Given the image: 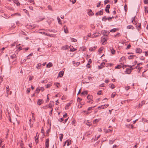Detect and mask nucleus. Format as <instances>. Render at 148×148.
Wrapping results in <instances>:
<instances>
[{
    "instance_id": "obj_1",
    "label": "nucleus",
    "mask_w": 148,
    "mask_h": 148,
    "mask_svg": "<svg viewBox=\"0 0 148 148\" xmlns=\"http://www.w3.org/2000/svg\"><path fill=\"white\" fill-rule=\"evenodd\" d=\"M103 10L102 9V10H100L99 12H97L95 14L96 15V16H98L99 15H103Z\"/></svg>"
},
{
    "instance_id": "obj_2",
    "label": "nucleus",
    "mask_w": 148,
    "mask_h": 148,
    "mask_svg": "<svg viewBox=\"0 0 148 148\" xmlns=\"http://www.w3.org/2000/svg\"><path fill=\"white\" fill-rule=\"evenodd\" d=\"M101 34L97 32L95 34H93L92 36L91 37L92 38H94L95 37H97V36H99Z\"/></svg>"
},
{
    "instance_id": "obj_3",
    "label": "nucleus",
    "mask_w": 148,
    "mask_h": 148,
    "mask_svg": "<svg viewBox=\"0 0 148 148\" xmlns=\"http://www.w3.org/2000/svg\"><path fill=\"white\" fill-rule=\"evenodd\" d=\"M43 102L44 101L43 100L41 99H38L37 102V104L38 105H40L43 103Z\"/></svg>"
},
{
    "instance_id": "obj_4",
    "label": "nucleus",
    "mask_w": 148,
    "mask_h": 148,
    "mask_svg": "<svg viewBox=\"0 0 148 148\" xmlns=\"http://www.w3.org/2000/svg\"><path fill=\"white\" fill-rule=\"evenodd\" d=\"M101 32L102 34L104 36H106V38H107L108 35H107L106 34L107 33V31H106L103 30L101 31Z\"/></svg>"
},
{
    "instance_id": "obj_5",
    "label": "nucleus",
    "mask_w": 148,
    "mask_h": 148,
    "mask_svg": "<svg viewBox=\"0 0 148 148\" xmlns=\"http://www.w3.org/2000/svg\"><path fill=\"white\" fill-rule=\"evenodd\" d=\"M46 148H48L49 146V139L47 138L45 142Z\"/></svg>"
},
{
    "instance_id": "obj_6",
    "label": "nucleus",
    "mask_w": 148,
    "mask_h": 148,
    "mask_svg": "<svg viewBox=\"0 0 148 148\" xmlns=\"http://www.w3.org/2000/svg\"><path fill=\"white\" fill-rule=\"evenodd\" d=\"M109 106V104H105L104 105H102L100 106H99L98 107V108H100V109H102L104 108V107L105 106V108H106L107 107H108Z\"/></svg>"
},
{
    "instance_id": "obj_7",
    "label": "nucleus",
    "mask_w": 148,
    "mask_h": 148,
    "mask_svg": "<svg viewBox=\"0 0 148 148\" xmlns=\"http://www.w3.org/2000/svg\"><path fill=\"white\" fill-rule=\"evenodd\" d=\"M92 96L91 95H88L87 97V98L88 100H89L88 101V102L89 103H90V102L91 101H92Z\"/></svg>"
},
{
    "instance_id": "obj_8",
    "label": "nucleus",
    "mask_w": 148,
    "mask_h": 148,
    "mask_svg": "<svg viewBox=\"0 0 148 148\" xmlns=\"http://www.w3.org/2000/svg\"><path fill=\"white\" fill-rule=\"evenodd\" d=\"M136 52L137 53H141L142 52V50L140 48H137L136 49Z\"/></svg>"
},
{
    "instance_id": "obj_9",
    "label": "nucleus",
    "mask_w": 148,
    "mask_h": 148,
    "mask_svg": "<svg viewBox=\"0 0 148 148\" xmlns=\"http://www.w3.org/2000/svg\"><path fill=\"white\" fill-rule=\"evenodd\" d=\"M106 37H102L101 38V41L102 42V44L103 45H104V42L106 41Z\"/></svg>"
},
{
    "instance_id": "obj_10",
    "label": "nucleus",
    "mask_w": 148,
    "mask_h": 148,
    "mask_svg": "<svg viewBox=\"0 0 148 148\" xmlns=\"http://www.w3.org/2000/svg\"><path fill=\"white\" fill-rule=\"evenodd\" d=\"M132 70L130 68L127 69L125 71L126 73L128 74H130Z\"/></svg>"
},
{
    "instance_id": "obj_11",
    "label": "nucleus",
    "mask_w": 148,
    "mask_h": 148,
    "mask_svg": "<svg viewBox=\"0 0 148 148\" xmlns=\"http://www.w3.org/2000/svg\"><path fill=\"white\" fill-rule=\"evenodd\" d=\"M64 32L66 33H68V31L67 29V27L66 25H64Z\"/></svg>"
},
{
    "instance_id": "obj_12",
    "label": "nucleus",
    "mask_w": 148,
    "mask_h": 148,
    "mask_svg": "<svg viewBox=\"0 0 148 148\" xmlns=\"http://www.w3.org/2000/svg\"><path fill=\"white\" fill-rule=\"evenodd\" d=\"M92 60L90 59L88 61V63L87 64V67L88 68H90V64L91 63Z\"/></svg>"
},
{
    "instance_id": "obj_13",
    "label": "nucleus",
    "mask_w": 148,
    "mask_h": 148,
    "mask_svg": "<svg viewBox=\"0 0 148 148\" xmlns=\"http://www.w3.org/2000/svg\"><path fill=\"white\" fill-rule=\"evenodd\" d=\"M53 101H51L49 103L48 105V106L47 108H52V107L53 105Z\"/></svg>"
},
{
    "instance_id": "obj_14",
    "label": "nucleus",
    "mask_w": 148,
    "mask_h": 148,
    "mask_svg": "<svg viewBox=\"0 0 148 148\" xmlns=\"http://www.w3.org/2000/svg\"><path fill=\"white\" fill-rule=\"evenodd\" d=\"M71 141L70 140H67L65 142V144H66L67 146H68L71 144Z\"/></svg>"
},
{
    "instance_id": "obj_15",
    "label": "nucleus",
    "mask_w": 148,
    "mask_h": 148,
    "mask_svg": "<svg viewBox=\"0 0 148 148\" xmlns=\"http://www.w3.org/2000/svg\"><path fill=\"white\" fill-rule=\"evenodd\" d=\"M64 74V71H60V72L58 74V76L60 77H62L63 76Z\"/></svg>"
},
{
    "instance_id": "obj_16",
    "label": "nucleus",
    "mask_w": 148,
    "mask_h": 148,
    "mask_svg": "<svg viewBox=\"0 0 148 148\" xmlns=\"http://www.w3.org/2000/svg\"><path fill=\"white\" fill-rule=\"evenodd\" d=\"M104 132L106 133L112 132V130L110 129H108V130L104 129Z\"/></svg>"
},
{
    "instance_id": "obj_17",
    "label": "nucleus",
    "mask_w": 148,
    "mask_h": 148,
    "mask_svg": "<svg viewBox=\"0 0 148 148\" xmlns=\"http://www.w3.org/2000/svg\"><path fill=\"white\" fill-rule=\"evenodd\" d=\"M136 16H135L134 17H133L132 18V23H133V24H134V23H136V21H135V18H136Z\"/></svg>"
},
{
    "instance_id": "obj_18",
    "label": "nucleus",
    "mask_w": 148,
    "mask_h": 148,
    "mask_svg": "<svg viewBox=\"0 0 148 148\" xmlns=\"http://www.w3.org/2000/svg\"><path fill=\"white\" fill-rule=\"evenodd\" d=\"M88 14L90 15H94V13L92 12L91 10H89L88 12Z\"/></svg>"
},
{
    "instance_id": "obj_19",
    "label": "nucleus",
    "mask_w": 148,
    "mask_h": 148,
    "mask_svg": "<svg viewBox=\"0 0 148 148\" xmlns=\"http://www.w3.org/2000/svg\"><path fill=\"white\" fill-rule=\"evenodd\" d=\"M145 103V101H142L141 102V103H140L139 105V107L140 108L143 105H144Z\"/></svg>"
},
{
    "instance_id": "obj_20",
    "label": "nucleus",
    "mask_w": 148,
    "mask_h": 148,
    "mask_svg": "<svg viewBox=\"0 0 148 148\" xmlns=\"http://www.w3.org/2000/svg\"><path fill=\"white\" fill-rule=\"evenodd\" d=\"M135 57H136V56H135V55H130V56H129L128 57V59L130 60V59H132L133 58H134Z\"/></svg>"
},
{
    "instance_id": "obj_21",
    "label": "nucleus",
    "mask_w": 148,
    "mask_h": 148,
    "mask_svg": "<svg viewBox=\"0 0 148 148\" xmlns=\"http://www.w3.org/2000/svg\"><path fill=\"white\" fill-rule=\"evenodd\" d=\"M97 47L96 46H94L93 47H91L89 49V50L90 51H94L95 49Z\"/></svg>"
},
{
    "instance_id": "obj_22",
    "label": "nucleus",
    "mask_w": 148,
    "mask_h": 148,
    "mask_svg": "<svg viewBox=\"0 0 148 148\" xmlns=\"http://www.w3.org/2000/svg\"><path fill=\"white\" fill-rule=\"evenodd\" d=\"M52 66V64L51 63H49L47 65V67L49 68Z\"/></svg>"
},
{
    "instance_id": "obj_23",
    "label": "nucleus",
    "mask_w": 148,
    "mask_h": 148,
    "mask_svg": "<svg viewBox=\"0 0 148 148\" xmlns=\"http://www.w3.org/2000/svg\"><path fill=\"white\" fill-rule=\"evenodd\" d=\"M16 15L18 16H21V14L19 13H15L14 14H12L11 15V16H13L14 15Z\"/></svg>"
},
{
    "instance_id": "obj_24",
    "label": "nucleus",
    "mask_w": 148,
    "mask_h": 148,
    "mask_svg": "<svg viewBox=\"0 0 148 148\" xmlns=\"http://www.w3.org/2000/svg\"><path fill=\"white\" fill-rule=\"evenodd\" d=\"M118 29L116 28H114L110 30V32H114L116 31Z\"/></svg>"
},
{
    "instance_id": "obj_25",
    "label": "nucleus",
    "mask_w": 148,
    "mask_h": 148,
    "mask_svg": "<svg viewBox=\"0 0 148 148\" xmlns=\"http://www.w3.org/2000/svg\"><path fill=\"white\" fill-rule=\"evenodd\" d=\"M9 90H10V89L9 88V86H8L6 87V92H7V94H8L7 96H8V92H9Z\"/></svg>"
},
{
    "instance_id": "obj_26",
    "label": "nucleus",
    "mask_w": 148,
    "mask_h": 148,
    "mask_svg": "<svg viewBox=\"0 0 148 148\" xmlns=\"http://www.w3.org/2000/svg\"><path fill=\"white\" fill-rule=\"evenodd\" d=\"M41 66V64H38L37 66H36V68L37 69H40V66Z\"/></svg>"
},
{
    "instance_id": "obj_27",
    "label": "nucleus",
    "mask_w": 148,
    "mask_h": 148,
    "mask_svg": "<svg viewBox=\"0 0 148 148\" xmlns=\"http://www.w3.org/2000/svg\"><path fill=\"white\" fill-rule=\"evenodd\" d=\"M105 63L103 62H102L101 63V66H99V69H101L102 68V67H101V66H103L104 65H105Z\"/></svg>"
},
{
    "instance_id": "obj_28",
    "label": "nucleus",
    "mask_w": 148,
    "mask_h": 148,
    "mask_svg": "<svg viewBox=\"0 0 148 148\" xmlns=\"http://www.w3.org/2000/svg\"><path fill=\"white\" fill-rule=\"evenodd\" d=\"M16 55L14 54L11 55L10 56V57L12 59H14V58H16Z\"/></svg>"
},
{
    "instance_id": "obj_29",
    "label": "nucleus",
    "mask_w": 148,
    "mask_h": 148,
    "mask_svg": "<svg viewBox=\"0 0 148 148\" xmlns=\"http://www.w3.org/2000/svg\"><path fill=\"white\" fill-rule=\"evenodd\" d=\"M79 28L80 29H84L85 28V27L84 26L80 25L79 26Z\"/></svg>"
},
{
    "instance_id": "obj_30",
    "label": "nucleus",
    "mask_w": 148,
    "mask_h": 148,
    "mask_svg": "<svg viewBox=\"0 0 148 148\" xmlns=\"http://www.w3.org/2000/svg\"><path fill=\"white\" fill-rule=\"evenodd\" d=\"M111 50V53L112 54H114L115 53V51L112 48V49H110Z\"/></svg>"
},
{
    "instance_id": "obj_31",
    "label": "nucleus",
    "mask_w": 148,
    "mask_h": 148,
    "mask_svg": "<svg viewBox=\"0 0 148 148\" xmlns=\"http://www.w3.org/2000/svg\"><path fill=\"white\" fill-rule=\"evenodd\" d=\"M68 46H63L62 48V49L63 50H66L68 49Z\"/></svg>"
},
{
    "instance_id": "obj_32",
    "label": "nucleus",
    "mask_w": 148,
    "mask_h": 148,
    "mask_svg": "<svg viewBox=\"0 0 148 148\" xmlns=\"http://www.w3.org/2000/svg\"><path fill=\"white\" fill-rule=\"evenodd\" d=\"M60 141H61L63 137V134H60Z\"/></svg>"
},
{
    "instance_id": "obj_33",
    "label": "nucleus",
    "mask_w": 148,
    "mask_h": 148,
    "mask_svg": "<svg viewBox=\"0 0 148 148\" xmlns=\"http://www.w3.org/2000/svg\"><path fill=\"white\" fill-rule=\"evenodd\" d=\"M54 85L56 86L57 88H58L60 86V84L58 82H56L54 83Z\"/></svg>"
},
{
    "instance_id": "obj_34",
    "label": "nucleus",
    "mask_w": 148,
    "mask_h": 148,
    "mask_svg": "<svg viewBox=\"0 0 148 148\" xmlns=\"http://www.w3.org/2000/svg\"><path fill=\"white\" fill-rule=\"evenodd\" d=\"M52 85L51 84H48L47 85H46V87L47 88H50L51 86Z\"/></svg>"
},
{
    "instance_id": "obj_35",
    "label": "nucleus",
    "mask_w": 148,
    "mask_h": 148,
    "mask_svg": "<svg viewBox=\"0 0 148 148\" xmlns=\"http://www.w3.org/2000/svg\"><path fill=\"white\" fill-rule=\"evenodd\" d=\"M127 28L128 29H133V26L132 25H129L127 27Z\"/></svg>"
},
{
    "instance_id": "obj_36",
    "label": "nucleus",
    "mask_w": 148,
    "mask_h": 148,
    "mask_svg": "<svg viewBox=\"0 0 148 148\" xmlns=\"http://www.w3.org/2000/svg\"><path fill=\"white\" fill-rule=\"evenodd\" d=\"M88 94V92L87 91H84L82 92V93L81 94H82L83 95H87Z\"/></svg>"
},
{
    "instance_id": "obj_37",
    "label": "nucleus",
    "mask_w": 148,
    "mask_h": 148,
    "mask_svg": "<svg viewBox=\"0 0 148 148\" xmlns=\"http://www.w3.org/2000/svg\"><path fill=\"white\" fill-rule=\"evenodd\" d=\"M57 19L58 20V23L60 24H62V23L60 22L61 21V20L60 19V18H59L58 17H57Z\"/></svg>"
},
{
    "instance_id": "obj_38",
    "label": "nucleus",
    "mask_w": 148,
    "mask_h": 148,
    "mask_svg": "<svg viewBox=\"0 0 148 148\" xmlns=\"http://www.w3.org/2000/svg\"><path fill=\"white\" fill-rule=\"evenodd\" d=\"M33 77L32 76L29 75V81H31Z\"/></svg>"
},
{
    "instance_id": "obj_39",
    "label": "nucleus",
    "mask_w": 148,
    "mask_h": 148,
    "mask_svg": "<svg viewBox=\"0 0 148 148\" xmlns=\"http://www.w3.org/2000/svg\"><path fill=\"white\" fill-rule=\"evenodd\" d=\"M116 95V93L115 92H114L111 95V97L112 98H114Z\"/></svg>"
},
{
    "instance_id": "obj_40",
    "label": "nucleus",
    "mask_w": 148,
    "mask_h": 148,
    "mask_svg": "<svg viewBox=\"0 0 148 148\" xmlns=\"http://www.w3.org/2000/svg\"><path fill=\"white\" fill-rule=\"evenodd\" d=\"M121 67V66L120 65H118L115 67V69H120Z\"/></svg>"
},
{
    "instance_id": "obj_41",
    "label": "nucleus",
    "mask_w": 148,
    "mask_h": 148,
    "mask_svg": "<svg viewBox=\"0 0 148 148\" xmlns=\"http://www.w3.org/2000/svg\"><path fill=\"white\" fill-rule=\"evenodd\" d=\"M40 91V90L39 89V88L38 87L36 89V93L38 94Z\"/></svg>"
},
{
    "instance_id": "obj_42",
    "label": "nucleus",
    "mask_w": 148,
    "mask_h": 148,
    "mask_svg": "<svg viewBox=\"0 0 148 148\" xmlns=\"http://www.w3.org/2000/svg\"><path fill=\"white\" fill-rule=\"evenodd\" d=\"M47 82V79H46L45 80H42V81H41V83H46Z\"/></svg>"
},
{
    "instance_id": "obj_43",
    "label": "nucleus",
    "mask_w": 148,
    "mask_h": 148,
    "mask_svg": "<svg viewBox=\"0 0 148 148\" xmlns=\"http://www.w3.org/2000/svg\"><path fill=\"white\" fill-rule=\"evenodd\" d=\"M27 14V15H28V16H29V14L28 13V12L27 10L25 9H23V10Z\"/></svg>"
},
{
    "instance_id": "obj_44",
    "label": "nucleus",
    "mask_w": 148,
    "mask_h": 148,
    "mask_svg": "<svg viewBox=\"0 0 148 148\" xmlns=\"http://www.w3.org/2000/svg\"><path fill=\"white\" fill-rule=\"evenodd\" d=\"M77 101L78 102H80L82 101V99L78 97L77 98Z\"/></svg>"
},
{
    "instance_id": "obj_45",
    "label": "nucleus",
    "mask_w": 148,
    "mask_h": 148,
    "mask_svg": "<svg viewBox=\"0 0 148 148\" xmlns=\"http://www.w3.org/2000/svg\"><path fill=\"white\" fill-rule=\"evenodd\" d=\"M109 2V0H106L104 1V3L105 4H106Z\"/></svg>"
},
{
    "instance_id": "obj_46",
    "label": "nucleus",
    "mask_w": 148,
    "mask_h": 148,
    "mask_svg": "<svg viewBox=\"0 0 148 148\" xmlns=\"http://www.w3.org/2000/svg\"><path fill=\"white\" fill-rule=\"evenodd\" d=\"M134 65H133L130 66V68L131 69L132 71L135 69V68H134Z\"/></svg>"
},
{
    "instance_id": "obj_47",
    "label": "nucleus",
    "mask_w": 148,
    "mask_h": 148,
    "mask_svg": "<svg viewBox=\"0 0 148 148\" xmlns=\"http://www.w3.org/2000/svg\"><path fill=\"white\" fill-rule=\"evenodd\" d=\"M30 90L31 89L30 88H28L26 91L27 93H29L30 92Z\"/></svg>"
},
{
    "instance_id": "obj_48",
    "label": "nucleus",
    "mask_w": 148,
    "mask_h": 148,
    "mask_svg": "<svg viewBox=\"0 0 148 148\" xmlns=\"http://www.w3.org/2000/svg\"><path fill=\"white\" fill-rule=\"evenodd\" d=\"M115 140H110L109 142V143L110 144H113L114 143Z\"/></svg>"
},
{
    "instance_id": "obj_49",
    "label": "nucleus",
    "mask_w": 148,
    "mask_h": 148,
    "mask_svg": "<svg viewBox=\"0 0 148 148\" xmlns=\"http://www.w3.org/2000/svg\"><path fill=\"white\" fill-rule=\"evenodd\" d=\"M99 121V120L98 119H95L93 121V123H96L97 122H98Z\"/></svg>"
},
{
    "instance_id": "obj_50",
    "label": "nucleus",
    "mask_w": 148,
    "mask_h": 148,
    "mask_svg": "<svg viewBox=\"0 0 148 148\" xmlns=\"http://www.w3.org/2000/svg\"><path fill=\"white\" fill-rule=\"evenodd\" d=\"M16 122H17L18 123V124H19V122L16 119H15V121H14V122H13V124H14L15 123H16Z\"/></svg>"
},
{
    "instance_id": "obj_51",
    "label": "nucleus",
    "mask_w": 148,
    "mask_h": 148,
    "mask_svg": "<svg viewBox=\"0 0 148 148\" xmlns=\"http://www.w3.org/2000/svg\"><path fill=\"white\" fill-rule=\"evenodd\" d=\"M47 36H49L50 37H54V35L52 34H49L48 35H47Z\"/></svg>"
},
{
    "instance_id": "obj_52",
    "label": "nucleus",
    "mask_w": 148,
    "mask_h": 148,
    "mask_svg": "<svg viewBox=\"0 0 148 148\" xmlns=\"http://www.w3.org/2000/svg\"><path fill=\"white\" fill-rule=\"evenodd\" d=\"M107 18H106V16H104L103 17L102 20L103 21H106V20L107 19Z\"/></svg>"
},
{
    "instance_id": "obj_53",
    "label": "nucleus",
    "mask_w": 148,
    "mask_h": 148,
    "mask_svg": "<svg viewBox=\"0 0 148 148\" xmlns=\"http://www.w3.org/2000/svg\"><path fill=\"white\" fill-rule=\"evenodd\" d=\"M110 88L113 89L115 88V86L113 84H112L110 86Z\"/></svg>"
},
{
    "instance_id": "obj_54",
    "label": "nucleus",
    "mask_w": 148,
    "mask_h": 148,
    "mask_svg": "<svg viewBox=\"0 0 148 148\" xmlns=\"http://www.w3.org/2000/svg\"><path fill=\"white\" fill-rule=\"evenodd\" d=\"M103 48L102 47H101L99 49V52L100 53L101 51L103 50Z\"/></svg>"
},
{
    "instance_id": "obj_55",
    "label": "nucleus",
    "mask_w": 148,
    "mask_h": 148,
    "mask_svg": "<svg viewBox=\"0 0 148 148\" xmlns=\"http://www.w3.org/2000/svg\"><path fill=\"white\" fill-rule=\"evenodd\" d=\"M114 18V16H112V17H110L108 18H107V19L109 21H110L111 19H112V18Z\"/></svg>"
},
{
    "instance_id": "obj_56",
    "label": "nucleus",
    "mask_w": 148,
    "mask_h": 148,
    "mask_svg": "<svg viewBox=\"0 0 148 148\" xmlns=\"http://www.w3.org/2000/svg\"><path fill=\"white\" fill-rule=\"evenodd\" d=\"M130 88V86H127L125 87V88L126 90H128Z\"/></svg>"
},
{
    "instance_id": "obj_57",
    "label": "nucleus",
    "mask_w": 148,
    "mask_h": 148,
    "mask_svg": "<svg viewBox=\"0 0 148 148\" xmlns=\"http://www.w3.org/2000/svg\"><path fill=\"white\" fill-rule=\"evenodd\" d=\"M28 1H29L30 3H33V4H34V0H29Z\"/></svg>"
},
{
    "instance_id": "obj_58",
    "label": "nucleus",
    "mask_w": 148,
    "mask_h": 148,
    "mask_svg": "<svg viewBox=\"0 0 148 148\" xmlns=\"http://www.w3.org/2000/svg\"><path fill=\"white\" fill-rule=\"evenodd\" d=\"M35 137L36 138L35 140V142L36 143H38V137H37V138H36V137Z\"/></svg>"
},
{
    "instance_id": "obj_59",
    "label": "nucleus",
    "mask_w": 148,
    "mask_h": 148,
    "mask_svg": "<svg viewBox=\"0 0 148 148\" xmlns=\"http://www.w3.org/2000/svg\"><path fill=\"white\" fill-rule=\"evenodd\" d=\"M131 46L130 45H128L127 46V47L126 48V49H129L131 47Z\"/></svg>"
},
{
    "instance_id": "obj_60",
    "label": "nucleus",
    "mask_w": 148,
    "mask_h": 148,
    "mask_svg": "<svg viewBox=\"0 0 148 148\" xmlns=\"http://www.w3.org/2000/svg\"><path fill=\"white\" fill-rule=\"evenodd\" d=\"M144 2L145 4H147L148 3V0H144Z\"/></svg>"
},
{
    "instance_id": "obj_61",
    "label": "nucleus",
    "mask_w": 148,
    "mask_h": 148,
    "mask_svg": "<svg viewBox=\"0 0 148 148\" xmlns=\"http://www.w3.org/2000/svg\"><path fill=\"white\" fill-rule=\"evenodd\" d=\"M141 60H144L145 59V58L143 56H141L139 58Z\"/></svg>"
},
{
    "instance_id": "obj_62",
    "label": "nucleus",
    "mask_w": 148,
    "mask_h": 148,
    "mask_svg": "<svg viewBox=\"0 0 148 148\" xmlns=\"http://www.w3.org/2000/svg\"><path fill=\"white\" fill-rule=\"evenodd\" d=\"M101 90L99 91L97 93V94L98 95H101Z\"/></svg>"
},
{
    "instance_id": "obj_63",
    "label": "nucleus",
    "mask_w": 148,
    "mask_h": 148,
    "mask_svg": "<svg viewBox=\"0 0 148 148\" xmlns=\"http://www.w3.org/2000/svg\"><path fill=\"white\" fill-rule=\"evenodd\" d=\"M142 120L143 121H144L148 123V120H147V119H144V118H143L142 119Z\"/></svg>"
},
{
    "instance_id": "obj_64",
    "label": "nucleus",
    "mask_w": 148,
    "mask_h": 148,
    "mask_svg": "<svg viewBox=\"0 0 148 148\" xmlns=\"http://www.w3.org/2000/svg\"><path fill=\"white\" fill-rule=\"evenodd\" d=\"M144 53L145 56H147L148 55V51H145Z\"/></svg>"
}]
</instances>
